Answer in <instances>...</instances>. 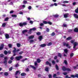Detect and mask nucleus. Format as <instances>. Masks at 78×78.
Returning <instances> with one entry per match:
<instances>
[{
  "instance_id": "obj_3",
  "label": "nucleus",
  "mask_w": 78,
  "mask_h": 78,
  "mask_svg": "<svg viewBox=\"0 0 78 78\" xmlns=\"http://www.w3.org/2000/svg\"><path fill=\"white\" fill-rule=\"evenodd\" d=\"M27 25V23L26 22H24L23 23H20L19 25L21 27H23V26H25Z\"/></svg>"
},
{
  "instance_id": "obj_1",
  "label": "nucleus",
  "mask_w": 78,
  "mask_h": 78,
  "mask_svg": "<svg viewBox=\"0 0 78 78\" xmlns=\"http://www.w3.org/2000/svg\"><path fill=\"white\" fill-rule=\"evenodd\" d=\"M63 45L64 47L66 46L67 47H68V48H70L71 46H69V44H67V43L66 42H63Z\"/></svg>"
},
{
  "instance_id": "obj_23",
  "label": "nucleus",
  "mask_w": 78,
  "mask_h": 78,
  "mask_svg": "<svg viewBox=\"0 0 78 78\" xmlns=\"http://www.w3.org/2000/svg\"><path fill=\"white\" fill-rule=\"evenodd\" d=\"M48 68L46 67H45V71H46V72H49Z\"/></svg>"
},
{
  "instance_id": "obj_55",
  "label": "nucleus",
  "mask_w": 78,
  "mask_h": 78,
  "mask_svg": "<svg viewBox=\"0 0 78 78\" xmlns=\"http://www.w3.org/2000/svg\"><path fill=\"white\" fill-rule=\"evenodd\" d=\"M30 43H31L32 42H34V40H31L30 41Z\"/></svg>"
},
{
  "instance_id": "obj_5",
  "label": "nucleus",
  "mask_w": 78,
  "mask_h": 78,
  "mask_svg": "<svg viewBox=\"0 0 78 78\" xmlns=\"http://www.w3.org/2000/svg\"><path fill=\"white\" fill-rule=\"evenodd\" d=\"M71 77H72L73 78H78V74H77L75 75H72L71 76Z\"/></svg>"
},
{
  "instance_id": "obj_56",
  "label": "nucleus",
  "mask_w": 78,
  "mask_h": 78,
  "mask_svg": "<svg viewBox=\"0 0 78 78\" xmlns=\"http://www.w3.org/2000/svg\"><path fill=\"white\" fill-rule=\"evenodd\" d=\"M63 75H67V73H66V72H64L63 73Z\"/></svg>"
},
{
  "instance_id": "obj_34",
  "label": "nucleus",
  "mask_w": 78,
  "mask_h": 78,
  "mask_svg": "<svg viewBox=\"0 0 78 78\" xmlns=\"http://www.w3.org/2000/svg\"><path fill=\"white\" fill-rule=\"evenodd\" d=\"M64 63H65V64H66V65H67L68 63H67V60H65L64 61Z\"/></svg>"
},
{
  "instance_id": "obj_58",
  "label": "nucleus",
  "mask_w": 78,
  "mask_h": 78,
  "mask_svg": "<svg viewBox=\"0 0 78 78\" xmlns=\"http://www.w3.org/2000/svg\"><path fill=\"white\" fill-rule=\"evenodd\" d=\"M12 60H9L8 62L9 64H11V63H12Z\"/></svg>"
},
{
  "instance_id": "obj_54",
  "label": "nucleus",
  "mask_w": 78,
  "mask_h": 78,
  "mask_svg": "<svg viewBox=\"0 0 78 78\" xmlns=\"http://www.w3.org/2000/svg\"><path fill=\"white\" fill-rule=\"evenodd\" d=\"M65 78H71V77H69V75H66L65 76Z\"/></svg>"
},
{
  "instance_id": "obj_63",
  "label": "nucleus",
  "mask_w": 78,
  "mask_h": 78,
  "mask_svg": "<svg viewBox=\"0 0 78 78\" xmlns=\"http://www.w3.org/2000/svg\"><path fill=\"white\" fill-rule=\"evenodd\" d=\"M59 16H58V15H54V17H55V18H56V17H58Z\"/></svg>"
},
{
  "instance_id": "obj_53",
  "label": "nucleus",
  "mask_w": 78,
  "mask_h": 78,
  "mask_svg": "<svg viewBox=\"0 0 78 78\" xmlns=\"http://www.w3.org/2000/svg\"><path fill=\"white\" fill-rule=\"evenodd\" d=\"M57 58H58V56H55L54 57V59L55 60L57 59Z\"/></svg>"
},
{
  "instance_id": "obj_21",
  "label": "nucleus",
  "mask_w": 78,
  "mask_h": 78,
  "mask_svg": "<svg viewBox=\"0 0 78 78\" xmlns=\"http://www.w3.org/2000/svg\"><path fill=\"white\" fill-rule=\"evenodd\" d=\"M30 67H31V68H32V69H34V70H36V67L34 66H33L30 65Z\"/></svg>"
},
{
  "instance_id": "obj_7",
  "label": "nucleus",
  "mask_w": 78,
  "mask_h": 78,
  "mask_svg": "<svg viewBox=\"0 0 78 78\" xmlns=\"http://www.w3.org/2000/svg\"><path fill=\"white\" fill-rule=\"evenodd\" d=\"M74 46L73 47V48H76V46L78 45V43L76 42H75L73 43Z\"/></svg>"
},
{
  "instance_id": "obj_32",
  "label": "nucleus",
  "mask_w": 78,
  "mask_h": 78,
  "mask_svg": "<svg viewBox=\"0 0 78 78\" xmlns=\"http://www.w3.org/2000/svg\"><path fill=\"white\" fill-rule=\"evenodd\" d=\"M48 22L45 21H44L43 22V23H44V24H47Z\"/></svg>"
},
{
  "instance_id": "obj_6",
  "label": "nucleus",
  "mask_w": 78,
  "mask_h": 78,
  "mask_svg": "<svg viewBox=\"0 0 78 78\" xmlns=\"http://www.w3.org/2000/svg\"><path fill=\"white\" fill-rule=\"evenodd\" d=\"M4 48V44H2L0 46V50H2Z\"/></svg>"
},
{
  "instance_id": "obj_64",
  "label": "nucleus",
  "mask_w": 78,
  "mask_h": 78,
  "mask_svg": "<svg viewBox=\"0 0 78 78\" xmlns=\"http://www.w3.org/2000/svg\"><path fill=\"white\" fill-rule=\"evenodd\" d=\"M73 30L72 29H69V30H68V32H72V31Z\"/></svg>"
},
{
  "instance_id": "obj_42",
  "label": "nucleus",
  "mask_w": 78,
  "mask_h": 78,
  "mask_svg": "<svg viewBox=\"0 0 78 78\" xmlns=\"http://www.w3.org/2000/svg\"><path fill=\"white\" fill-rule=\"evenodd\" d=\"M37 34L38 36H39V35H41V33L40 32H37Z\"/></svg>"
},
{
  "instance_id": "obj_19",
  "label": "nucleus",
  "mask_w": 78,
  "mask_h": 78,
  "mask_svg": "<svg viewBox=\"0 0 78 78\" xmlns=\"http://www.w3.org/2000/svg\"><path fill=\"white\" fill-rule=\"evenodd\" d=\"M55 67L56 70H59V67H58V66L57 64L55 65Z\"/></svg>"
},
{
  "instance_id": "obj_48",
  "label": "nucleus",
  "mask_w": 78,
  "mask_h": 78,
  "mask_svg": "<svg viewBox=\"0 0 78 78\" xmlns=\"http://www.w3.org/2000/svg\"><path fill=\"white\" fill-rule=\"evenodd\" d=\"M12 17H17V15H12Z\"/></svg>"
},
{
  "instance_id": "obj_2",
  "label": "nucleus",
  "mask_w": 78,
  "mask_h": 78,
  "mask_svg": "<svg viewBox=\"0 0 78 78\" xmlns=\"http://www.w3.org/2000/svg\"><path fill=\"white\" fill-rule=\"evenodd\" d=\"M7 60H8V57H6L4 58V60L3 62V64H4L5 66H6L7 65Z\"/></svg>"
},
{
  "instance_id": "obj_44",
  "label": "nucleus",
  "mask_w": 78,
  "mask_h": 78,
  "mask_svg": "<svg viewBox=\"0 0 78 78\" xmlns=\"http://www.w3.org/2000/svg\"><path fill=\"white\" fill-rule=\"evenodd\" d=\"M9 19V18L7 17L6 18L5 20L4 21H8V20Z\"/></svg>"
},
{
  "instance_id": "obj_51",
  "label": "nucleus",
  "mask_w": 78,
  "mask_h": 78,
  "mask_svg": "<svg viewBox=\"0 0 78 78\" xmlns=\"http://www.w3.org/2000/svg\"><path fill=\"white\" fill-rule=\"evenodd\" d=\"M7 53H8V54H11V51L10 50H9L8 51Z\"/></svg>"
},
{
  "instance_id": "obj_13",
  "label": "nucleus",
  "mask_w": 78,
  "mask_h": 78,
  "mask_svg": "<svg viewBox=\"0 0 78 78\" xmlns=\"http://www.w3.org/2000/svg\"><path fill=\"white\" fill-rule=\"evenodd\" d=\"M40 47H46V44H41L40 45Z\"/></svg>"
},
{
  "instance_id": "obj_33",
  "label": "nucleus",
  "mask_w": 78,
  "mask_h": 78,
  "mask_svg": "<svg viewBox=\"0 0 78 78\" xmlns=\"http://www.w3.org/2000/svg\"><path fill=\"white\" fill-rule=\"evenodd\" d=\"M4 56V55L3 54H2L0 55V58H3Z\"/></svg>"
},
{
  "instance_id": "obj_9",
  "label": "nucleus",
  "mask_w": 78,
  "mask_h": 78,
  "mask_svg": "<svg viewBox=\"0 0 78 78\" xmlns=\"http://www.w3.org/2000/svg\"><path fill=\"white\" fill-rule=\"evenodd\" d=\"M69 14L68 13H66L64 15V17L65 18H67L68 17V16H69Z\"/></svg>"
},
{
  "instance_id": "obj_61",
  "label": "nucleus",
  "mask_w": 78,
  "mask_h": 78,
  "mask_svg": "<svg viewBox=\"0 0 78 78\" xmlns=\"http://www.w3.org/2000/svg\"><path fill=\"white\" fill-rule=\"evenodd\" d=\"M42 75L41 74H38L37 76L38 77H41Z\"/></svg>"
},
{
  "instance_id": "obj_39",
  "label": "nucleus",
  "mask_w": 78,
  "mask_h": 78,
  "mask_svg": "<svg viewBox=\"0 0 78 78\" xmlns=\"http://www.w3.org/2000/svg\"><path fill=\"white\" fill-rule=\"evenodd\" d=\"M17 45L18 47H20V44L17 43Z\"/></svg>"
},
{
  "instance_id": "obj_17",
  "label": "nucleus",
  "mask_w": 78,
  "mask_h": 78,
  "mask_svg": "<svg viewBox=\"0 0 78 78\" xmlns=\"http://www.w3.org/2000/svg\"><path fill=\"white\" fill-rule=\"evenodd\" d=\"M62 69L63 70V71H66V70H67V68H66V67H65V66H63L62 67Z\"/></svg>"
},
{
  "instance_id": "obj_28",
  "label": "nucleus",
  "mask_w": 78,
  "mask_h": 78,
  "mask_svg": "<svg viewBox=\"0 0 78 78\" xmlns=\"http://www.w3.org/2000/svg\"><path fill=\"white\" fill-rule=\"evenodd\" d=\"M52 45V43L50 42L49 43L47 44L48 46H50V45Z\"/></svg>"
},
{
  "instance_id": "obj_16",
  "label": "nucleus",
  "mask_w": 78,
  "mask_h": 78,
  "mask_svg": "<svg viewBox=\"0 0 78 78\" xmlns=\"http://www.w3.org/2000/svg\"><path fill=\"white\" fill-rule=\"evenodd\" d=\"M74 31L76 33H78V29L77 28H75L74 30Z\"/></svg>"
},
{
  "instance_id": "obj_52",
  "label": "nucleus",
  "mask_w": 78,
  "mask_h": 78,
  "mask_svg": "<svg viewBox=\"0 0 78 78\" xmlns=\"http://www.w3.org/2000/svg\"><path fill=\"white\" fill-rule=\"evenodd\" d=\"M48 77L49 78H52V76L51 74H49L48 75Z\"/></svg>"
},
{
  "instance_id": "obj_40",
  "label": "nucleus",
  "mask_w": 78,
  "mask_h": 78,
  "mask_svg": "<svg viewBox=\"0 0 78 78\" xmlns=\"http://www.w3.org/2000/svg\"><path fill=\"white\" fill-rule=\"evenodd\" d=\"M66 71H69V72H70V71H71V69L69 68H67Z\"/></svg>"
},
{
  "instance_id": "obj_62",
  "label": "nucleus",
  "mask_w": 78,
  "mask_h": 78,
  "mask_svg": "<svg viewBox=\"0 0 78 78\" xmlns=\"http://www.w3.org/2000/svg\"><path fill=\"white\" fill-rule=\"evenodd\" d=\"M54 6V4H52L50 5V7H52V6Z\"/></svg>"
},
{
  "instance_id": "obj_31",
  "label": "nucleus",
  "mask_w": 78,
  "mask_h": 78,
  "mask_svg": "<svg viewBox=\"0 0 78 78\" xmlns=\"http://www.w3.org/2000/svg\"><path fill=\"white\" fill-rule=\"evenodd\" d=\"M55 35V32H52L51 34V36H54Z\"/></svg>"
},
{
  "instance_id": "obj_30",
  "label": "nucleus",
  "mask_w": 78,
  "mask_h": 78,
  "mask_svg": "<svg viewBox=\"0 0 78 78\" xmlns=\"http://www.w3.org/2000/svg\"><path fill=\"white\" fill-rule=\"evenodd\" d=\"M8 47L9 48H12V44H9Z\"/></svg>"
},
{
  "instance_id": "obj_50",
  "label": "nucleus",
  "mask_w": 78,
  "mask_h": 78,
  "mask_svg": "<svg viewBox=\"0 0 78 78\" xmlns=\"http://www.w3.org/2000/svg\"><path fill=\"white\" fill-rule=\"evenodd\" d=\"M6 26V23H3L2 25V27H4Z\"/></svg>"
},
{
  "instance_id": "obj_35",
  "label": "nucleus",
  "mask_w": 78,
  "mask_h": 78,
  "mask_svg": "<svg viewBox=\"0 0 78 78\" xmlns=\"http://www.w3.org/2000/svg\"><path fill=\"white\" fill-rule=\"evenodd\" d=\"M5 55H8V51L6 50L4 52Z\"/></svg>"
},
{
  "instance_id": "obj_49",
  "label": "nucleus",
  "mask_w": 78,
  "mask_h": 78,
  "mask_svg": "<svg viewBox=\"0 0 78 78\" xmlns=\"http://www.w3.org/2000/svg\"><path fill=\"white\" fill-rule=\"evenodd\" d=\"M19 70L16 71L15 73L16 75H17V73H19Z\"/></svg>"
},
{
  "instance_id": "obj_43",
  "label": "nucleus",
  "mask_w": 78,
  "mask_h": 78,
  "mask_svg": "<svg viewBox=\"0 0 78 78\" xmlns=\"http://www.w3.org/2000/svg\"><path fill=\"white\" fill-rule=\"evenodd\" d=\"M23 4H27V1H23Z\"/></svg>"
},
{
  "instance_id": "obj_14",
  "label": "nucleus",
  "mask_w": 78,
  "mask_h": 78,
  "mask_svg": "<svg viewBox=\"0 0 78 78\" xmlns=\"http://www.w3.org/2000/svg\"><path fill=\"white\" fill-rule=\"evenodd\" d=\"M27 32H28V30H23L22 31V33L23 34H25V33H27Z\"/></svg>"
},
{
  "instance_id": "obj_25",
  "label": "nucleus",
  "mask_w": 78,
  "mask_h": 78,
  "mask_svg": "<svg viewBox=\"0 0 78 78\" xmlns=\"http://www.w3.org/2000/svg\"><path fill=\"white\" fill-rule=\"evenodd\" d=\"M72 39V37H68L66 38V40H67L68 41H69V40H71Z\"/></svg>"
},
{
  "instance_id": "obj_24",
  "label": "nucleus",
  "mask_w": 78,
  "mask_h": 78,
  "mask_svg": "<svg viewBox=\"0 0 78 78\" xmlns=\"http://www.w3.org/2000/svg\"><path fill=\"white\" fill-rule=\"evenodd\" d=\"M58 57H60V58H62V54L61 53H58Z\"/></svg>"
},
{
  "instance_id": "obj_12",
  "label": "nucleus",
  "mask_w": 78,
  "mask_h": 78,
  "mask_svg": "<svg viewBox=\"0 0 78 78\" xmlns=\"http://www.w3.org/2000/svg\"><path fill=\"white\" fill-rule=\"evenodd\" d=\"M73 16L75 19H78V15H77V14L74 13L73 14Z\"/></svg>"
},
{
  "instance_id": "obj_18",
  "label": "nucleus",
  "mask_w": 78,
  "mask_h": 78,
  "mask_svg": "<svg viewBox=\"0 0 78 78\" xmlns=\"http://www.w3.org/2000/svg\"><path fill=\"white\" fill-rule=\"evenodd\" d=\"M27 75L26 73H23L21 74V75L22 76H25V75Z\"/></svg>"
},
{
  "instance_id": "obj_45",
  "label": "nucleus",
  "mask_w": 78,
  "mask_h": 78,
  "mask_svg": "<svg viewBox=\"0 0 78 78\" xmlns=\"http://www.w3.org/2000/svg\"><path fill=\"white\" fill-rule=\"evenodd\" d=\"M63 27H67V24H66L65 23H63Z\"/></svg>"
},
{
  "instance_id": "obj_8",
  "label": "nucleus",
  "mask_w": 78,
  "mask_h": 78,
  "mask_svg": "<svg viewBox=\"0 0 78 78\" xmlns=\"http://www.w3.org/2000/svg\"><path fill=\"white\" fill-rule=\"evenodd\" d=\"M45 64L46 65H49L50 67H51V63L49 62L48 61H46L45 63Z\"/></svg>"
},
{
  "instance_id": "obj_46",
  "label": "nucleus",
  "mask_w": 78,
  "mask_h": 78,
  "mask_svg": "<svg viewBox=\"0 0 78 78\" xmlns=\"http://www.w3.org/2000/svg\"><path fill=\"white\" fill-rule=\"evenodd\" d=\"M12 67H10L9 69V71H11V70H12Z\"/></svg>"
},
{
  "instance_id": "obj_59",
  "label": "nucleus",
  "mask_w": 78,
  "mask_h": 78,
  "mask_svg": "<svg viewBox=\"0 0 78 78\" xmlns=\"http://www.w3.org/2000/svg\"><path fill=\"white\" fill-rule=\"evenodd\" d=\"M23 53V51H21L19 53V55H22V54Z\"/></svg>"
},
{
  "instance_id": "obj_57",
  "label": "nucleus",
  "mask_w": 78,
  "mask_h": 78,
  "mask_svg": "<svg viewBox=\"0 0 78 78\" xmlns=\"http://www.w3.org/2000/svg\"><path fill=\"white\" fill-rule=\"evenodd\" d=\"M19 65L18 64L15 65V67H19Z\"/></svg>"
},
{
  "instance_id": "obj_36",
  "label": "nucleus",
  "mask_w": 78,
  "mask_h": 78,
  "mask_svg": "<svg viewBox=\"0 0 78 78\" xmlns=\"http://www.w3.org/2000/svg\"><path fill=\"white\" fill-rule=\"evenodd\" d=\"M32 29H30L29 30V31L28 32V33L29 34H31V31H32Z\"/></svg>"
},
{
  "instance_id": "obj_37",
  "label": "nucleus",
  "mask_w": 78,
  "mask_h": 78,
  "mask_svg": "<svg viewBox=\"0 0 78 78\" xmlns=\"http://www.w3.org/2000/svg\"><path fill=\"white\" fill-rule=\"evenodd\" d=\"M52 63L53 65H55V64L56 62H55V60H52Z\"/></svg>"
},
{
  "instance_id": "obj_41",
  "label": "nucleus",
  "mask_w": 78,
  "mask_h": 78,
  "mask_svg": "<svg viewBox=\"0 0 78 78\" xmlns=\"http://www.w3.org/2000/svg\"><path fill=\"white\" fill-rule=\"evenodd\" d=\"M48 24H49L50 25H52V23H51L50 21L48 22Z\"/></svg>"
},
{
  "instance_id": "obj_15",
  "label": "nucleus",
  "mask_w": 78,
  "mask_h": 78,
  "mask_svg": "<svg viewBox=\"0 0 78 78\" xmlns=\"http://www.w3.org/2000/svg\"><path fill=\"white\" fill-rule=\"evenodd\" d=\"M64 52L66 54V55H67V54L68 53V50L67 49H65L64 50Z\"/></svg>"
},
{
  "instance_id": "obj_60",
  "label": "nucleus",
  "mask_w": 78,
  "mask_h": 78,
  "mask_svg": "<svg viewBox=\"0 0 78 78\" xmlns=\"http://www.w3.org/2000/svg\"><path fill=\"white\" fill-rule=\"evenodd\" d=\"M75 12L76 13H78V9H76L75 10Z\"/></svg>"
},
{
  "instance_id": "obj_47",
  "label": "nucleus",
  "mask_w": 78,
  "mask_h": 78,
  "mask_svg": "<svg viewBox=\"0 0 78 78\" xmlns=\"http://www.w3.org/2000/svg\"><path fill=\"white\" fill-rule=\"evenodd\" d=\"M32 30L33 31H36V28H33L32 29Z\"/></svg>"
},
{
  "instance_id": "obj_26",
  "label": "nucleus",
  "mask_w": 78,
  "mask_h": 78,
  "mask_svg": "<svg viewBox=\"0 0 78 78\" xmlns=\"http://www.w3.org/2000/svg\"><path fill=\"white\" fill-rule=\"evenodd\" d=\"M37 61L38 63H40V62H41V60L39 58H37Z\"/></svg>"
},
{
  "instance_id": "obj_22",
  "label": "nucleus",
  "mask_w": 78,
  "mask_h": 78,
  "mask_svg": "<svg viewBox=\"0 0 78 78\" xmlns=\"http://www.w3.org/2000/svg\"><path fill=\"white\" fill-rule=\"evenodd\" d=\"M34 36L32 35L29 37V39H33V38H34Z\"/></svg>"
},
{
  "instance_id": "obj_4",
  "label": "nucleus",
  "mask_w": 78,
  "mask_h": 78,
  "mask_svg": "<svg viewBox=\"0 0 78 78\" xmlns=\"http://www.w3.org/2000/svg\"><path fill=\"white\" fill-rule=\"evenodd\" d=\"M22 58V56L21 55H20L19 56H16L15 57V59L16 61H20L21 59Z\"/></svg>"
},
{
  "instance_id": "obj_10",
  "label": "nucleus",
  "mask_w": 78,
  "mask_h": 78,
  "mask_svg": "<svg viewBox=\"0 0 78 78\" xmlns=\"http://www.w3.org/2000/svg\"><path fill=\"white\" fill-rule=\"evenodd\" d=\"M6 39H8L9 38V35L8 34H5V35Z\"/></svg>"
},
{
  "instance_id": "obj_20",
  "label": "nucleus",
  "mask_w": 78,
  "mask_h": 78,
  "mask_svg": "<svg viewBox=\"0 0 78 78\" xmlns=\"http://www.w3.org/2000/svg\"><path fill=\"white\" fill-rule=\"evenodd\" d=\"M13 48L14 50L13 51V53H16L17 52V50L15 48Z\"/></svg>"
},
{
  "instance_id": "obj_11",
  "label": "nucleus",
  "mask_w": 78,
  "mask_h": 78,
  "mask_svg": "<svg viewBox=\"0 0 78 78\" xmlns=\"http://www.w3.org/2000/svg\"><path fill=\"white\" fill-rule=\"evenodd\" d=\"M43 39V37L42 36H39L38 37V39H39L40 41H41Z\"/></svg>"
},
{
  "instance_id": "obj_38",
  "label": "nucleus",
  "mask_w": 78,
  "mask_h": 78,
  "mask_svg": "<svg viewBox=\"0 0 78 78\" xmlns=\"http://www.w3.org/2000/svg\"><path fill=\"white\" fill-rule=\"evenodd\" d=\"M73 55H74L73 53H72L70 54V57H73Z\"/></svg>"
},
{
  "instance_id": "obj_29",
  "label": "nucleus",
  "mask_w": 78,
  "mask_h": 78,
  "mask_svg": "<svg viewBox=\"0 0 78 78\" xmlns=\"http://www.w3.org/2000/svg\"><path fill=\"white\" fill-rule=\"evenodd\" d=\"M27 58H25L24 59H23L21 61V62H25V61H26V60H27Z\"/></svg>"
},
{
  "instance_id": "obj_27",
  "label": "nucleus",
  "mask_w": 78,
  "mask_h": 78,
  "mask_svg": "<svg viewBox=\"0 0 78 78\" xmlns=\"http://www.w3.org/2000/svg\"><path fill=\"white\" fill-rule=\"evenodd\" d=\"M4 75H5V76H8V75H9V74L7 72H6L4 73Z\"/></svg>"
}]
</instances>
